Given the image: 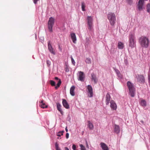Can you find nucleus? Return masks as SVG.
<instances>
[{"mask_svg":"<svg viewBox=\"0 0 150 150\" xmlns=\"http://www.w3.org/2000/svg\"><path fill=\"white\" fill-rule=\"evenodd\" d=\"M136 40L135 34L134 32H130L129 36L128 50L132 49L136 45Z\"/></svg>","mask_w":150,"mask_h":150,"instance_id":"1","label":"nucleus"},{"mask_svg":"<svg viewBox=\"0 0 150 150\" xmlns=\"http://www.w3.org/2000/svg\"><path fill=\"white\" fill-rule=\"evenodd\" d=\"M139 42L141 46L143 48H147L149 44V41L147 37L142 36L139 39Z\"/></svg>","mask_w":150,"mask_h":150,"instance_id":"2","label":"nucleus"},{"mask_svg":"<svg viewBox=\"0 0 150 150\" xmlns=\"http://www.w3.org/2000/svg\"><path fill=\"white\" fill-rule=\"evenodd\" d=\"M107 18L109 21L110 25L113 26L115 23L116 21V17L115 14L112 12L109 13L107 15Z\"/></svg>","mask_w":150,"mask_h":150,"instance_id":"3","label":"nucleus"},{"mask_svg":"<svg viewBox=\"0 0 150 150\" xmlns=\"http://www.w3.org/2000/svg\"><path fill=\"white\" fill-rule=\"evenodd\" d=\"M127 86L129 90V94L132 97H134L135 95V88L133 84L130 82L128 81L127 82Z\"/></svg>","mask_w":150,"mask_h":150,"instance_id":"4","label":"nucleus"},{"mask_svg":"<svg viewBox=\"0 0 150 150\" xmlns=\"http://www.w3.org/2000/svg\"><path fill=\"white\" fill-rule=\"evenodd\" d=\"M54 22L55 19L54 18L51 17L49 18L48 22V28L49 31L51 32H52V27Z\"/></svg>","mask_w":150,"mask_h":150,"instance_id":"5","label":"nucleus"},{"mask_svg":"<svg viewBox=\"0 0 150 150\" xmlns=\"http://www.w3.org/2000/svg\"><path fill=\"white\" fill-rule=\"evenodd\" d=\"M87 23L88 25V28L90 30H91L93 28V18L91 16H88L87 17Z\"/></svg>","mask_w":150,"mask_h":150,"instance_id":"6","label":"nucleus"},{"mask_svg":"<svg viewBox=\"0 0 150 150\" xmlns=\"http://www.w3.org/2000/svg\"><path fill=\"white\" fill-rule=\"evenodd\" d=\"M78 79L79 81L83 82L84 81L85 75L83 72L81 71H78L77 74Z\"/></svg>","mask_w":150,"mask_h":150,"instance_id":"7","label":"nucleus"},{"mask_svg":"<svg viewBox=\"0 0 150 150\" xmlns=\"http://www.w3.org/2000/svg\"><path fill=\"white\" fill-rule=\"evenodd\" d=\"M135 80L140 83L144 82L145 79L144 76L141 75L137 74L136 76Z\"/></svg>","mask_w":150,"mask_h":150,"instance_id":"8","label":"nucleus"},{"mask_svg":"<svg viewBox=\"0 0 150 150\" xmlns=\"http://www.w3.org/2000/svg\"><path fill=\"white\" fill-rule=\"evenodd\" d=\"M88 92V96L89 97H92L93 96V88L92 86L90 85H88L87 87Z\"/></svg>","mask_w":150,"mask_h":150,"instance_id":"9","label":"nucleus"},{"mask_svg":"<svg viewBox=\"0 0 150 150\" xmlns=\"http://www.w3.org/2000/svg\"><path fill=\"white\" fill-rule=\"evenodd\" d=\"M144 0H139L137 4V8L139 11L142 10L144 5Z\"/></svg>","mask_w":150,"mask_h":150,"instance_id":"10","label":"nucleus"},{"mask_svg":"<svg viewBox=\"0 0 150 150\" xmlns=\"http://www.w3.org/2000/svg\"><path fill=\"white\" fill-rule=\"evenodd\" d=\"M110 106L112 110H116L117 108V105L115 102L113 100H111L110 102Z\"/></svg>","mask_w":150,"mask_h":150,"instance_id":"11","label":"nucleus"},{"mask_svg":"<svg viewBox=\"0 0 150 150\" xmlns=\"http://www.w3.org/2000/svg\"><path fill=\"white\" fill-rule=\"evenodd\" d=\"M48 49L50 52L52 54H55V52L54 49L52 47V45L50 42L48 43Z\"/></svg>","mask_w":150,"mask_h":150,"instance_id":"12","label":"nucleus"},{"mask_svg":"<svg viewBox=\"0 0 150 150\" xmlns=\"http://www.w3.org/2000/svg\"><path fill=\"white\" fill-rule=\"evenodd\" d=\"M106 99H105V103L106 105L109 104V103H110V99L111 97L110 95L108 93L106 96Z\"/></svg>","mask_w":150,"mask_h":150,"instance_id":"13","label":"nucleus"},{"mask_svg":"<svg viewBox=\"0 0 150 150\" xmlns=\"http://www.w3.org/2000/svg\"><path fill=\"white\" fill-rule=\"evenodd\" d=\"M71 36L72 40L73 43H76V38L75 33H71Z\"/></svg>","mask_w":150,"mask_h":150,"instance_id":"14","label":"nucleus"},{"mask_svg":"<svg viewBox=\"0 0 150 150\" xmlns=\"http://www.w3.org/2000/svg\"><path fill=\"white\" fill-rule=\"evenodd\" d=\"M62 103L63 105L64 108L67 109L69 108V105L65 100L63 99Z\"/></svg>","mask_w":150,"mask_h":150,"instance_id":"15","label":"nucleus"},{"mask_svg":"<svg viewBox=\"0 0 150 150\" xmlns=\"http://www.w3.org/2000/svg\"><path fill=\"white\" fill-rule=\"evenodd\" d=\"M75 89V87L74 86H71L70 88V94L72 96H74L75 95V93L74 90Z\"/></svg>","mask_w":150,"mask_h":150,"instance_id":"16","label":"nucleus"},{"mask_svg":"<svg viewBox=\"0 0 150 150\" xmlns=\"http://www.w3.org/2000/svg\"><path fill=\"white\" fill-rule=\"evenodd\" d=\"M100 144L101 147L103 150H109L108 146L104 143L101 142Z\"/></svg>","mask_w":150,"mask_h":150,"instance_id":"17","label":"nucleus"},{"mask_svg":"<svg viewBox=\"0 0 150 150\" xmlns=\"http://www.w3.org/2000/svg\"><path fill=\"white\" fill-rule=\"evenodd\" d=\"M57 110L59 111L61 114L63 115V112L61 109V104L59 103H57Z\"/></svg>","mask_w":150,"mask_h":150,"instance_id":"18","label":"nucleus"},{"mask_svg":"<svg viewBox=\"0 0 150 150\" xmlns=\"http://www.w3.org/2000/svg\"><path fill=\"white\" fill-rule=\"evenodd\" d=\"M117 47L119 49H123L124 47L123 43L121 42H118L117 44Z\"/></svg>","mask_w":150,"mask_h":150,"instance_id":"19","label":"nucleus"},{"mask_svg":"<svg viewBox=\"0 0 150 150\" xmlns=\"http://www.w3.org/2000/svg\"><path fill=\"white\" fill-rule=\"evenodd\" d=\"M40 106L42 108H46L47 107V106L43 102V100H41L40 102Z\"/></svg>","mask_w":150,"mask_h":150,"instance_id":"20","label":"nucleus"},{"mask_svg":"<svg viewBox=\"0 0 150 150\" xmlns=\"http://www.w3.org/2000/svg\"><path fill=\"white\" fill-rule=\"evenodd\" d=\"M91 75L92 79L94 80V81L95 83H96L97 81V80L96 76L93 73L91 74Z\"/></svg>","mask_w":150,"mask_h":150,"instance_id":"21","label":"nucleus"},{"mask_svg":"<svg viewBox=\"0 0 150 150\" xmlns=\"http://www.w3.org/2000/svg\"><path fill=\"white\" fill-rule=\"evenodd\" d=\"M140 104L141 105L145 107L146 106V102L145 100H142L141 101Z\"/></svg>","mask_w":150,"mask_h":150,"instance_id":"22","label":"nucleus"},{"mask_svg":"<svg viewBox=\"0 0 150 150\" xmlns=\"http://www.w3.org/2000/svg\"><path fill=\"white\" fill-rule=\"evenodd\" d=\"M88 127L90 129H92L93 128V124L90 121H88Z\"/></svg>","mask_w":150,"mask_h":150,"instance_id":"23","label":"nucleus"},{"mask_svg":"<svg viewBox=\"0 0 150 150\" xmlns=\"http://www.w3.org/2000/svg\"><path fill=\"white\" fill-rule=\"evenodd\" d=\"M114 129L115 131H120V130L119 126L117 125H115Z\"/></svg>","mask_w":150,"mask_h":150,"instance_id":"24","label":"nucleus"},{"mask_svg":"<svg viewBox=\"0 0 150 150\" xmlns=\"http://www.w3.org/2000/svg\"><path fill=\"white\" fill-rule=\"evenodd\" d=\"M85 4L83 2H82L81 3V8H82V11H85Z\"/></svg>","mask_w":150,"mask_h":150,"instance_id":"25","label":"nucleus"},{"mask_svg":"<svg viewBox=\"0 0 150 150\" xmlns=\"http://www.w3.org/2000/svg\"><path fill=\"white\" fill-rule=\"evenodd\" d=\"M85 62L88 64H91V59L89 58H86L85 60Z\"/></svg>","mask_w":150,"mask_h":150,"instance_id":"26","label":"nucleus"},{"mask_svg":"<svg viewBox=\"0 0 150 150\" xmlns=\"http://www.w3.org/2000/svg\"><path fill=\"white\" fill-rule=\"evenodd\" d=\"M61 83V81L60 80H59V81H58V83L57 84V86H56L55 87V88H57L58 87H59Z\"/></svg>","mask_w":150,"mask_h":150,"instance_id":"27","label":"nucleus"},{"mask_svg":"<svg viewBox=\"0 0 150 150\" xmlns=\"http://www.w3.org/2000/svg\"><path fill=\"white\" fill-rule=\"evenodd\" d=\"M55 146L56 150H61L60 149L57 143H56L55 144Z\"/></svg>","mask_w":150,"mask_h":150,"instance_id":"28","label":"nucleus"},{"mask_svg":"<svg viewBox=\"0 0 150 150\" xmlns=\"http://www.w3.org/2000/svg\"><path fill=\"white\" fill-rule=\"evenodd\" d=\"M79 146L81 147V150H86L85 147L82 144H80Z\"/></svg>","mask_w":150,"mask_h":150,"instance_id":"29","label":"nucleus"},{"mask_svg":"<svg viewBox=\"0 0 150 150\" xmlns=\"http://www.w3.org/2000/svg\"><path fill=\"white\" fill-rule=\"evenodd\" d=\"M150 4H149L147 5V11L148 12H150Z\"/></svg>","mask_w":150,"mask_h":150,"instance_id":"30","label":"nucleus"},{"mask_svg":"<svg viewBox=\"0 0 150 150\" xmlns=\"http://www.w3.org/2000/svg\"><path fill=\"white\" fill-rule=\"evenodd\" d=\"M63 132H59L57 134V136L60 137L61 136L63 135Z\"/></svg>","mask_w":150,"mask_h":150,"instance_id":"31","label":"nucleus"},{"mask_svg":"<svg viewBox=\"0 0 150 150\" xmlns=\"http://www.w3.org/2000/svg\"><path fill=\"white\" fill-rule=\"evenodd\" d=\"M50 83L52 86H54L55 85V82L54 81L52 80H50Z\"/></svg>","mask_w":150,"mask_h":150,"instance_id":"32","label":"nucleus"},{"mask_svg":"<svg viewBox=\"0 0 150 150\" xmlns=\"http://www.w3.org/2000/svg\"><path fill=\"white\" fill-rule=\"evenodd\" d=\"M71 62H72V64H74V65H75V62L74 61V59H73V57L72 56L71 57Z\"/></svg>","mask_w":150,"mask_h":150,"instance_id":"33","label":"nucleus"},{"mask_svg":"<svg viewBox=\"0 0 150 150\" xmlns=\"http://www.w3.org/2000/svg\"><path fill=\"white\" fill-rule=\"evenodd\" d=\"M117 75L118 77L119 78L122 79V76L120 73H119V74Z\"/></svg>","mask_w":150,"mask_h":150,"instance_id":"34","label":"nucleus"},{"mask_svg":"<svg viewBox=\"0 0 150 150\" xmlns=\"http://www.w3.org/2000/svg\"><path fill=\"white\" fill-rule=\"evenodd\" d=\"M72 148L73 150H76V146L75 144H73L72 145Z\"/></svg>","mask_w":150,"mask_h":150,"instance_id":"35","label":"nucleus"},{"mask_svg":"<svg viewBox=\"0 0 150 150\" xmlns=\"http://www.w3.org/2000/svg\"><path fill=\"white\" fill-rule=\"evenodd\" d=\"M115 71L117 74H119V73H120V71L118 70V69H115Z\"/></svg>","mask_w":150,"mask_h":150,"instance_id":"36","label":"nucleus"},{"mask_svg":"<svg viewBox=\"0 0 150 150\" xmlns=\"http://www.w3.org/2000/svg\"><path fill=\"white\" fill-rule=\"evenodd\" d=\"M40 0H33V3L35 4H36L37 3V2L39 1Z\"/></svg>","mask_w":150,"mask_h":150,"instance_id":"37","label":"nucleus"},{"mask_svg":"<svg viewBox=\"0 0 150 150\" xmlns=\"http://www.w3.org/2000/svg\"><path fill=\"white\" fill-rule=\"evenodd\" d=\"M148 79L149 80V81L150 82V71L148 73Z\"/></svg>","mask_w":150,"mask_h":150,"instance_id":"38","label":"nucleus"},{"mask_svg":"<svg viewBox=\"0 0 150 150\" xmlns=\"http://www.w3.org/2000/svg\"><path fill=\"white\" fill-rule=\"evenodd\" d=\"M69 71V69L67 67H66L65 68V71L66 72H68Z\"/></svg>","mask_w":150,"mask_h":150,"instance_id":"39","label":"nucleus"},{"mask_svg":"<svg viewBox=\"0 0 150 150\" xmlns=\"http://www.w3.org/2000/svg\"><path fill=\"white\" fill-rule=\"evenodd\" d=\"M47 64L50 65L51 64V62L50 61L47 60Z\"/></svg>","mask_w":150,"mask_h":150,"instance_id":"40","label":"nucleus"},{"mask_svg":"<svg viewBox=\"0 0 150 150\" xmlns=\"http://www.w3.org/2000/svg\"><path fill=\"white\" fill-rule=\"evenodd\" d=\"M69 137V134L68 133H67L66 134V138L67 139H68Z\"/></svg>","mask_w":150,"mask_h":150,"instance_id":"41","label":"nucleus"},{"mask_svg":"<svg viewBox=\"0 0 150 150\" xmlns=\"http://www.w3.org/2000/svg\"><path fill=\"white\" fill-rule=\"evenodd\" d=\"M86 145L87 148H89L87 142V141L86 142Z\"/></svg>","mask_w":150,"mask_h":150,"instance_id":"42","label":"nucleus"},{"mask_svg":"<svg viewBox=\"0 0 150 150\" xmlns=\"http://www.w3.org/2000/svg\"><path fill=\"white\" fill-rule=\"evenodd\" d=\"M129 4L132 3V0H127Z\"/></svg>","mask_w":150,"mask_h":150,"instance_id":"43","label":"nucleus"},{"mask_svg":"<svg viewBox=\"0 0 150 150\" xmlns=\"http://www.w3.org/2000/svg\"><path fill=\"white\" fill-rule=\"evenodd\" d=\"M54 79H55V80H59V78H58V77H55V78H54Z\"/></svg>","mask_w":150,"mask_h":150,"instance_id":"44","label":"nucleus"},{"mask_svg":"<svg viewBox=\"0 0 150 150\" xmlns=\"http://www.w3.org/2000/svg\"><path fill=\"white\" fill-rule=\"evenodd\" d=\"M65 150H69V149L67 147H65Z\"/></svg>","mask_w":150,"mask_h":150,"instance_id":"45","label":"nucleus"},{"mask_svg":"<svg viewBox=\"0 0 150 150\" xmlns=\"http://www.w3.org/2000/svg\"><path fill=\"white\" fill-rule=\"evenodd\" d=\"M68 117L69 118V120H70V117L69 115L68 116Z\"/></svg>","mask_w":150,"mask_h":150,"instance_id":"46","label":"nucleus"},{"mask_svg":"<svg viewBox=\"0 0 150 150\" xmlns=\"http://www.w3.org/2000/svg\"><path fill=\"white\" fill-rule=\"evenodd\" d=\"M65 129H66V131H68V130L67 129V128H66Z\"/></svg>","mask_w":150,"mask_h":150,"instance_id":"47","label":"nucleus"},{"mask_svg":"<svg viewBox=\"0 0 150 150\" xmlns=\"http://www.w3.org/2000/svg\"><path fill=\"white\" fill-rule=\"evenodd\" d=\"M141 122L142 123H143V121H141Z\"/></svg>","mask_w":150,"mask_h":150,"instance_id":"48","label":"nucleus"}]
</instances>
